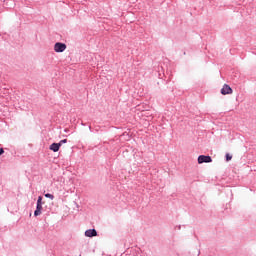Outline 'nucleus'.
Segmentation results:
<instances>
[{
	"label": "nucleus",
	"mask_w": 256,
	"mask_h": 256,
	"mask_svg": "<svg viewBox=\"0 0 256 256\" xmlns=\"http://www.w3.org/2000/svg\"><path fill=\"white\" fill-rule=\"evenodd\" d=\"M42 209H43V204H37L36 210L34 212L35 217H39V215L41 214Z\"/></svg>",
	"instance_id": "6"
},
{
	"label": "nucleus",
	"mask_w": 256,
	"mask_h": 256,
	"mask_svg": "<svg viewBox=\"0 0 256 256\" xmlns=\"http://www.w3.org/2000/svg\"><path fill=\"white\" fill-rule=\"evenodd\" d=\"M63 143H67V139H63L61 140L58 144L60 145V147L63 145Z\"/></svg>",
	"instance_id": "10"
},
{
	"label": "nucleus",
	"mask_w": 256,
	"mask_h": 256,
	"mask_svg": "<svg viewBox=\"0 0 256 256\" xmlns=\"http://www.w3.org/2000/svg\"><path fill=\"white\" fill-rule=\"evenodd\" d=\"M43 197L39 196L37 200V205H42Z\"/></svg>",
	"instance_id": "9"
},
{
	"label": "nucleus",
	"mask_w": 256,
	"mask_h": 256,
	"mask_svg": "<svg viewBox=\"0 0 256 256\" xmlns=\"http://www.w3.org/2000/svg\"><path fill=\"white\" fill-rule=\"evenodd\" d=\"M65 49H67V45L61 42H58L54 45V51L56 53H63V51H65Z\"/></svg>",
	"instance_id": "1"
},
{
	"label": "nucleus",
	"mask_w": 256,
	"mask_h": 256,
	"mask_svg": "<svg viewBox=\"0 0 256 256\" xmlns=\"http://www.w3.org/2000/svg\"><path fill=\"white\" fill-rule=\"evenodd\" d=\"M59 149H61V144H59V143H52L50 145V151H53L54 153H57V151H59Z\"/></svg>",
	"instance_id": "5"
},
{
	"label": "nucleus",
	"mask_w": 256,
	"mask_h": 256,
	"mask_svg": "<svg viewBox=\"0 0 256 256\" xmlns=\"http://www.w3.org/2000/svg\"><path fill=\"white\" fill-rule=\"evenodd\" d=\"M221 94L222 95H232L233 94V89L231 86L224 84L222 89H221Z\"/></svg>",
	"instance_id": "2"
},
{
	"label": "nucleus",
	"mask_w": 256,
	"mask_h": 256,
	"mask_svg": "<svg viewBox=\"0 0 256 256\" xmlns=\"http://www.w3.org/2000/svg\"><path fill=\"white\" fill-rule=\"evenodd\" d=\"M86 237H97V230L95 229H89L85 231Z\"/></svg>",
	"instance_id": "4"
},
{
	"label": "nucleus",
	"mask_w": 256,
	"mask_h": 256,
	"mask_svg": "<svg viewBox=\"0 0 256 256\" xmlns=\"http://www.w3.org/2000/svg\"><path fill=\"white\" fill-rule=\"evenodd\" d=\"M233 159V156L229 153L226 154V161H231Z\"/></svg>",
	"instance_id": "8"
},
{
	"label": "nucleus",
	"mask_w": 256,
	"mask_h": 256,
	"mask_svg": "<svg viewBox=\"0 0 256 256\" xmlns=\"http://www.w3.org/2000/svg\"><path fill=\"white\" fill-rule=\"evenodd\" d=\"M212 161L213 159L211 158V156L200 155L198 157L199 165H201L202 163H211Z\"/></svg>",
	"instance_id": "3"
},
{
	"label": "nucleus",
	"mask_w": 256,
	"mask_h": 256,
	"mask_svg": "<svg viewBox=\"0 0 256 256\" xmlns=\"http://www.w3.org/2000/svg\"><path fill=\"white\" fill-rule=\"evenodd\" d=\"M5 153V150L3 148H0V155H3Z\"/></svg>",
	"instance_id": "11"
},
{
	"label": "nucleus",
	"mask_w": 256,
	"mask_h": 256,
	"mask_svg": "<svg viewBox=\"0 0 256 256\" xmlns=\"http://www.w3.org/2000/svg\"><path fill=\"white\" fill-rule=\"evenodd\" d=\"M45 197H47V199H51L52 201L55 199V196H53V194H45Z\"/></svg>",
	"instance_id": "7"
}]
</instances>
